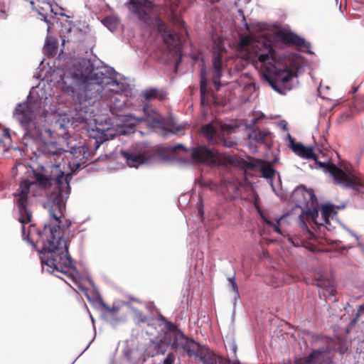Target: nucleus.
<instances>
[{"label": "nucleus", "instance_id": "nucleus-46", "mask_svg": "<svg viewBox=\"0 0 364 364\" xmlns=\"http://www.w3.org/2000/svg\"><path fill=\"white\" fill-rule=\"evenodd\" d=\"M31 4V6H32V9H35L34 7V2L33 1H30Z\"/></svg>", "mask_w": 364, "mask_h": 364}, {"label": "nucleus", "instance_id": "nucleus-47", "mask_svg": "<svg viewBox=\"0 0 364 364\" xmlns=\"http://www.w3.org/2000/svg\"><path fill=\"white\" fill-rule=\"evenodd\" d=\"M137 121L139 122H141L144 121V119L143 118H137Z\"/></svg>", "mask_w": 364, "mask_h": 364}, {"label": "nucleus", "instance_id": "nucleus-24", "mask_svg": "<svg viewBox=\"0 0 364 364\" xmlns=\"http://www.w3.org/2000/svg\"><path fill=\"white\" fill-rule=\"evenodd\" d=\"M188 337L185 336L183 333L179 330H177L173 333V338L171 342L172 348L177 350L181 349L185 342H187Z\"/></svg>", "mask_w": 364, "mask_h": 364}, {"label": "nucleus", "instance_id": "nucleus-33", "mask_svg": "<svg viewBox=\"0 0 364 364\" xmlns=\"http://www.w3.org/2000/svg\"><path fill=\"white\" fill-rule=\"evenodd\" d=\"M228 282L230 283V285L231 287V289L232 291L235 293V296L237 297L239 296V290L238 287L235 280V277L233 275L232 277L228 278Z\"/></svg>", "mask_w": 364, "mask_h": 364}, {"label": "nucleus", "instance_id": "nucleus-25", "mask_svg": "<svg viewBox=\"0 0 364 364\" xmlns=\"http://www.w3.org/2000/svg\"><path fill=\"white\" fill-rule=\"evenodd\" d=\"M298 156L304 159H311L316 161V155L314 153V150L311 146H304Z\"/></svg>", "mask_w": 364, "mask_h": 364}, {"label": "nucleus", "instance_id": "nucleus-9", "mask_svg": "<svg viewBox=\"0 0 364 364\" xmlns=\"http://www.w3.org/2000/svg\"><path fill=\"white\" fill-rule=\"evenodd\" d=\"M294 364H332L328 348L313 350L308 355L296 358Z\"/></svg>", "mask_w": 364, "mask_h": 364}, {"label": "nucleus", "instance_id": "nucleus-34", "mask_svg": "<svg viewBox=\"0 0 364 364\" xmlns=\"http://www.w3.org/2000/svg\"><path fill=\"white\" fill-rule=\"evenodd\" d=\"M101 305L102 308L106 310L111 315L114 316V313L117 312L119 309V306H113L112 307H109L107 306L102 301H101Z\"/></svg>", "mask_w": 364, "mask_h": 364}, {"label": "nucleus", "instance_id": "nucleus-18", "mask_svg": "<svg viewBox=\"0 0 364 364\" xmlns=\"http://www.w3.org/2000/svg\"><path fill=\"white\" fill-rule=\"evenodd\" d=\"M208 81L206 78V71L205 69L200 70V103L202 106H208L210 102L209 92L208 90Z\"/></svg>", "mask_w": 364, "mask_h": 364}, {"label": "nucleus", "instance_id": "nucleus-27", "mask_svg": "<svg viewBox=\"0 0 364 364\" xmlns=\"http://www.w3.org/2000/svg\"><path fill=\"white\" fill-rule=\"evenodd\" d=\"M260 172L264 178L269 179L274 176L275 171L270 165H264L261 166Z\"/></svg>", "mask_w": 364, "mask_h": 364}, {"label": "nucleus", "instance_id": "nucleus-7", "mask_svg": "<svg viewBox=\"0 0 364 364\" xmlns=\"http://www.w3.org/2000/svg\"><path fill=\"white\" fill-rule=\"evenodd\" d=\"M316 164L326 173H330L334 181L339 185H342L345 187L351 188L354 190H359L360 187H364V180L358 178L357 177L347 174L343 170L338 168L336 165L330 161L321 162L315 161Z\"/></svg>", "mask_w": 364, "mask_h": 364}, {"label": "nucleus", "instance_id": "nucleus-5", "mask_svg": "<svg viewBox=\"0 0 364 364\" xmlns=\"http://www.w3.org/2000/svg\"><path fill=\"white\" fill-rule=\"evenodd\" d=\"M293 197L296 202V206L301 211L299 215V221L301 225L306 227L305 219L311 218L313 220L318 216V211L311 210L317 203V198L312 189H306L304 186L298 187L294 192Z\"/></svg>", "mask_w": 364, "mask_h": 364}, {"label": "nucleus", "instance_id": "nucleus-11", "mask_svg": "<svg viewBox=\"0 0 364 364\" xmlns=\"http://www.w3.org/2000/svg\"><path fill=\"white\" fill-rule=\"evenodd\" d=\"M129 9L132 13L144 22H148L150 19V12L154 9L153 3L149 0H129Z\"/></svg>", "mask_w": 364, "mask_h": 364}, {"label": "nucleus", "instance_id": "nucleus-37", "mask_svg": "<svg viewBox=\"0 0 364 364\" xmlns=\"http://www.w3.org/2000/svg\"><path fill=\"white\" fill-rule=\"evenodd\" d=\"M218 364H231L230 360L218 355Z\"/></svg>", "mask_w": 364, "mask_h": 364}, {"label": "nucleus", "instance_id": "nucleus-2", "mask_svg": "<svg viewBox=\"0 0 364 364\" xmlns=\"http://www.w3.org/2000/svg\"><path fill=\"white\" fill-rule=\"evenodd\" d=\"M62 82L63 89L77 94L79 105L75 109L83 121L94 116L93 107L100 100L104 87H109V91L117 92L114 87L121 85L102 69L95 68L86 58L75 60L72 67L64 73Z\"/></svg>", "mask_w": 364, "mask_h": 364}, {"label": "nucleus", "instance_id": "nucleus-12", "mask_svg": "<svg viewBox=\"0 0 364 364\" xmlns=\"http://www.w3.org/2000/svg\"><path fill=\"white\" fill-rule=\"evenodd\" d=\"M225 52L224 48L219 43H217L213 47V81L217 89L220 86V77L222 71V58L223 53Z\"/></svg>", "mask_w": 364, "mask_h": 364}, {"label": "nucleus", "instance_id": "nucleus-36", "mask_svg": "<svg viewBox=\"0 0 364 364\" xmlns=\"http://www.w3.org/2000/svg\"><path fill=\"white\" fill-rule=\"evenodd\" d=\"M176 355L173 353H169L166 358L164 360L162 364H174Z\"/></svg>", "mask_w": 364, "mask_h": 364}, {"label": "nucleus", "instance_id": "nucleus-20", "mask_svg": "<svg viewBox=\"0 0 364 364\" xmlns=\"http://www.w3.org/2000/svg\"><path fill=\"white\" fill-rule=\"evenodd\" d=\"M279 36L282 41L286 44L294 45L300 47L306 46L305 40L293 33H281L279 34Z\"/></svg>", "mask_w": 364, "mask_h": 364}, {"label": "nucleus", "instance_id": "nucleus-50", "mask_svg": "<svg viewBox=\"0 0 364 364\" xmlns=\"http://www.w3.org/2000/svg\"><path fill=\"white\" fill-rule=\"evenodd\" d=\"M37 11H38V14H40V15H42V13H41L39 10L37 9Z\"/></svg>", "mask_w": 364, "mask_h": 364}, {"label": "nucleus", "instance_id": "nucleus-32", "mask_svg": "<svg viewBox=\"0 0 364 364\" xmlns=\"http://www.w3.org/2000/svg\"><path fill=\"white\" fill-rule=\"evenodd\" d=\"M290 144H291V149L297 155H299V154L301 151V149L304 146V144H302L300 142H294V141L292 139H291V140H290Z\"/></svg>", "mask_w": 364, "mask_h": 364}, {"label": "nucleus", "instance_id": "nucleus-15", "mask_svg": "<svg viewBox=\"0 0 364 364\" xmlns=\"http://www.w3.org/2000/svg\"><path fill=\"white\" fill-rule=\"evenodd\" d=\"M168 343L163 340L158 341H151L146 348V354L149 357H155L158 355H164L167 351Z\"/></svg>", "mask_w": 364, "mask_h": 364}, {"label": "nucleus", "instance_id": "nucleus-40", "mask_svg": "<svg viewBox=\"0 0 364 364\" xmlns=\"http://www.w3.org/2000/svg\"><path fill=\"white\" fill-rule=\"evenodd\" d=\"M199 184L200 185V186L202 187H209L211 184V181H198Z\"/></svg>", "mask_w": 364, "mask_h": 364}, {"label": "nucleus", "instance_id": "nucleus-51", "mask_svg": "<svg viewBox=\"0 0 364 364\" xmlns=\"http://www.w3.org/2000/svg\"><path fill=\"white\" fill-rule=\"evenodd\" d=\"M282 220V218H280L279 220H277V224L279 223V221Z\"/></svg>", "mask_w": 364, "mask_h": 364}, {"label": "nucleus", "instance_id": "nucleus-6", "mask_svg": "<svg viewBox=\"0 0 364 364\" xmlns=\"http://www.w3.org/2000/svg\"><path fill=\"white\" fill-rule=\"evenodd\" d=\"M45 110L41 108V102L38 100L27 101L20 104L15 110L14 116L27 131L36 127L34 119L38 115L44 114Z\"/></svg>", "mask_w": 364, "mask_h": 364}, {"label": "nucleus", "instance_id": "nucleus-26", "mask_svg": "<svg viewBox=\"0 0 364 364\" xmlns=\"http://www.w3.org/2000/svg\"><path fill=\"white\" fill-rule=\"evenodd\" d=\"M102 22L111 31H114L118 26V19L114 16H107Z\"/></svg>", "mask_w": 364, "mask_h": 364}, {"label": "nucleus", "instance_id": "nucleus-31", "mask_svg": "<svg viewBox=\"0 0 364 364\" xmlns=\"http://www.w3.org/2000/svg\"><path fill=\"white\" fill-rule=\"evenodd\" d=\"M236 127L230 124H224L220 127V132H219L220 135L225 136V133H232L235 132Z\"/></svg>", "mask_w": 364, "mask_h": 364}, {"label": "nucleus", "instance_id": "nucleus-38", "mask_svg": "<svg viewBox=\"0 0 364 364\" xmlns=\"http://www.w3.org/2000/svg\"><path fill=\"white\" fill-rule=\"evenodd\" d=\"M2 136L4 139H5L6 140L10 141H11V134H10V131L9 129H4L3 130V134H2Z\"/></svg>", "mask_w": 364, "mask_h": 364}, {"label": "nucleus", "instance_id": "nucleus-45", "mask_svg": "<svg viewBox=\"0 0 364 364\" xmlns=\"http://www.w3.org/2000/svg\"><path fill=\"white\" fill-rule=\"evenodd\" d=\"M202 206L203 205L200 204V206L198 207V213L201 217L203 216V210Z\"/></svg>", "mask_w": 364, "mask_h": 364}, {"label": "nucleus", "instance_id": "nucleus-8", "mask_svg": "<svg viewBox=\"0 0 364 364\" xmlns=\"http://www.w3.org/2000/svg\"><path fill=\"white\" fill-rule=\"evenodd\" d=\"M192 159L197 163L211 166H220L225 163V157L219 152L205 146L195 147L191 151Z\"/></svg>", "mask_w": 364, "mask_h": 364}, {"label": "nucleus", "instance_id": "nucleus-49", "mask_svg": "<svg viewBox=\"0 0 364 364\" xmlns=\"http://www.w3.org/2000/svg\"><path fill=\"white\" fill-rule=\"evenodd\" d=\"M37 11H38V14H40V15H42V13H41L39 10L37 9Z\"/></svg>", "mask_w": 364, "mask_h": 364}, {"label": "nucleus", "instance_id": "nucleus-22", "mask_svg": "<svg viewBox=\"0 0 364 364\" xmlns=\"http://www.w3.org/2000/svg\"><path fill=\"white\" fill-rule=\"evenodd\" d=\"M164 39L171 49H177L181 45V36L175 31H165Z\"/></svg>", "mask_w": 364, "mask_h": 364}, {"label": "nucleus", "instance_id": "nucleus-17", "mask_svg": "<svg viewBox=\"0 0 364 364\" xmlns=\"http://www.w3.org/2000/svg\"><path fill=\"white\" fill-rule=\"evenodd\" d=\"M203 364H218V355L206 346H203L196 357Z\"/></svg>", "mask_w": 364, "mask_h": 364}, {"label": "nucleus", "instance_id": "nucleus-39", "mask_svg": "<svg viewBox=\"0 0 364 364\" xmlns=\"http://www.w3.org/2000/svg\"><path fill=\"white\" fill-rule=\"evenodd\" d=\"M272 227L273 228V230H274L276 232H277V233H279V234H280V235H283V236L284 235L283 234V232H282V230H280V228H279L278 225L274 224Z\"/></svg>", "mask_w": 364, "mask_h": 364}, {"label": "nucleus", "instance_id": "nucleus-1", "mask_svg": "<svg viewBox=\"0 0 364 364\" xmlns=\"http://www.w3.org/2000/svg\"><path fill=\"white\" fill-rule=\"evenodd\" d=\"M33 183L28 180L22 181L14 193L16 203L19 211V222L22 224V237L33 244L35 237L37 243H41V259L43 269L48 272H58L66 273L72 266V259L68 254V244L62 235L65 227L68 228L70 222L64 218L63 210L65 201L62 193H57L53 200L48 203V211L50 216L49 224H45L43 231L39 230L35 225L28 226L26 233V225L31 221V211L28 209V195Z\"/></svg>", "mask_w": 364, "mask_h": 364}, {"label": "nucleus", "instance_id": "nucleus-23", "mask_svg": "<svg viewBox=\"0 0 364 364\" xmlns=\"http://www.w3.org/2000/svg\"><path fill=\"white\" fill-rule=\"evenodd\" d=\"M203 346H200L194 340L188 338L187 342H185L181 349L183 350L189 357L194 356L196 358L198 356L199 350Z\"/></svg>", "mask_w": 364, "mask_h": 364}, {"label": "nucleus", "instance_id": "nucleus-21", "mask_svg": "<svg viewBox=\"0 0 364 364\" xmlns=\"http://www.w3.org/2000/svg\"><path fill=\"white\" fill-rule=\"evenodd\" d=\"M142 95L144 98L147 101H151L153 100H159L162 101L165 99L166 94L163 90L151 87L144 90L142 92Z\"/></svg>", "mask_w": 364, "mask_h": 364}, {"label": "nucleus", "instance_id": "nucleus-19", "mask_svg": "<svg viewBox=\"0 0 364 364\" xmlns=\"http://www.w3.org/2000/svg\"><path fill=\"white\" fill-rule=\"evenodd\" d=\"M121 155L126 159L128 166L130 167L137 168L139 165L146 162V157L141 154H136L122 151Z\"/></svg>", "mask_w": 364, "mask_h": 364}, {"label": "nucleus", "instance_id": "nucleus-28", "mask_svg": "<svg viewBox=\"0 0 364 364\" xmlns=\"http://www.w3.org/2000/svg\"><path fill=\"white\" fill-rule=\"evenodd\" d=\"M134 321L139 323H146L148 321V318L144 314L138 309H134Z\"/></svg>", "mask_w": 364, "mask_h": 364}, {"label": "nucleus", "instance_id": "nucleus-48", "mask_svg": "<svg viewBox=\"0 0 364 364\" xmlns=\"http://www.w3.org/2000/svg\"><path fill=\"white\" fill-rule=\"evenodd\" d=\"M48 6L49 7V9L51 10V5L50 4H48Z\"/></svg>", "mask_w": 364, "mask_h": 364}, {"label": "nucleus", "instance_id": "nucleus-13", "mask_svg": "<svg viewBox=\"0 0 364 364\" xmlns=\"http://www.w3.org/2000/svg\"><path fill=\"white\" fill-rule=\"evenodd\" d=\"M315 284L320 289L319 294L325 299L334 296L336 289L334 280L323 276L315 279Z\"/></svg>", "mask_w": 364, "mask_h": 364}, {"label": "nucleus", "instance_id": "nucleus-16", "mask_svg": "<svg viewBox=\"0 0 364 364\" xmlns=\"http://www.w3.org/2000/svg\"><path fill=\"white\" fill-rule=\"evenodd\" d=\"M70 166H73L75 169H78L81 167L82 165H84L87 163V160L85 159V151L83 146H77L72 149V151L70 152Z\"/></svg>", "mask_w": 364, "mask_h": 364}, {"label": "nucleus", "instance_id": "nucleus-3", "mask_svg": "<svg viewBox=\"0 0 364 364\" xmlns=\"http://www.w3.org/2000/svg\"><path fill=\"white\" fill-rule=\"evenodd\" d=\"M41 150L42 153L50 160L47 167H41L40 171L33 170V176L36 181L42 186L46 187L55 181L58 193L68 194L70 175L65 176L64 172L60 169V161L63 160V154L64 150L57 147V144L50 142L42 145Z\"/></svg>", "mask_w": 364, "mask_h": 364}, {"label": "nucleus", "instance_id": "nucleus-14", "mask_svg": "<svg viewBox=\"0 0 364 364\" xmlns=\"http://www.w3.org/2000/svg\"><path fill=\"white\" fill-rule=\"evenodd\" d=\"M257 122V119H254L252 124L248 126V128L251 129L250 133L248 134V138L250 141H253L256 143L263 144L266 146H269L272 136L271 133L267 130H261L255 127V124Z\"/></svg>", "mask_w": 364, "mask_h": 364}, {"label": "nucleus", "instance_id": "nucleus-4", "mask_svg": "<svg viewBox=\"0 0 364 364\" xmlns=\"http://www.w3.org/2000/svg\"><path fill=\"white\" fill-rule=\"evenodd\" d=\"M264 52L257 54V62L261 63L262 78L271 87L281 95H286L292 89L291 81L296 77L293 70L278 69L275 66L276 51L269 43H263Z\"/></svg>", "mask_w": 364, "mask_h": 364}, {"label": "nucleus", "instance_id": "nucleus-44", "mask_svg": "<svg viewBox=\"0 0 364 364\" xmlns=\"http://www.w3.org/2000/svg\"><path fill=\"white\" fill-rule=\"evenodd\" d=\"M184 149L183 146L182 144H178L176 146H174L173 148V151H176L177 149Z\"/></svg>", "mask_w": 364, "mask_h": 364}, {"label": "nucleus", "instance_id": "nucleus-30", "mask_svg": "<svg viewBox=\"0 0 364 364\" xmlns=\"http://www.w3.org/2000/svg\"><path fill=\"white\" fill-rule=\"evenodd\" d=\"M251 38L249 36H245L240 38L238 43V48L245 50L251 43Z\"/></svg>", "mask_w": 364, "mask_h": 364}, {"label": "nucleus", "instance_id": "nucleus-29", "mask_svg": "<svg viewBox=\"0 0 364 364\" xmlns=\"http://www.w3.org/2000/svg\"><path fill=\"white\" fill-rule=\"evenodd\" d=\"M333 208L331 205H325L321 208V215L326 222L328 221V218L333 213Z\"/></svg>", "mask_w": 364, "mask_h": 364}, {"label": "nucleus", "instance_id": "nucleus-43", "mask_svg": "<svg viewBox=\"0 0 364 364\" xmlns=\"http://www.w3.org/2000/svg\"><path fill=\"white\" fill-rule=\"evenodd\" d=\"M47 48L48 49H52L54 51L56 49V47L53 44L48 43H47Z\"/></svg>", "mask_w": 364, "mask_h": 364}, {"label": "nucleus", "instance_id": "nucleus-41", "mask_svg": "<svg viewBox=\"0 0 364 364\" xmlns=\"http://www.w3.org/2000/svg\"><path fill=\"white\" fill-rule=\"evenodd\" d=\"M363 313H364V304L359 306V307L358 309L357 317H358L360 314H363Z\"/></svg>", "mask_w": 364, "mask_h": 364}, {"label": "nucleus", "instance_id": "nucleus-10", "mask_svg": "<svg viewBox=\"0 0 364 364\" xmlns=\"http://www.w3.org/2000/svg\"><path fill=\"white\" fill-rule=\"evenodd\" d=\"M201 132L211 144L221 145L227 148L233 147L236 145V143L231 138H226L225 136L220 135L210 123L203 126Z\"/></svg>", "mask_w": 364, "mask_h": 364}, {"label": "nucleus", "instance_id": "nucleus-42", "mask_svg": "<svg viewBox=\"0 0 364 364\" xmlns=\"http://www.w3.org/2000/svg\"><path fill=\"white\" fill-rule=\"evenodd\" d=\"M263 220L266 224H267L268 225H269L271 227L274 224V223H272V221H270L269 220H268L265 218H263Z\"/></svg>", "mask_w": 364, "mask_h": 364}, {"label": "nucleus", "instance_id": "nucleus-35", "mask_svg": "<svg viewBox=\"0 0 364 364\" xmlns=\"http://www.w3.org/2000/svg\"><path fill=\"white\" fill-rule=\"evenodd\" d=\"M172 21L175 26H176L178 28H184L185 27V22L181 19V17L173 15L172 18Z\"/></svg>", "mask_w": 364, "mask_h": 364}]
</instances>
